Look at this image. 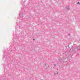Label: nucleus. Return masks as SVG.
I'll list each match as a JSON object with an SVG mask.
<instances>
[{"instance_id": "1", "label": "nucleus", "mask_w": 80, "mask_h": 80, "mask_svg": "<svg viewBox=\"0 0 80 80\" xmlns=\"http://www.w3.org/2000/svg\"><path fill=\"white\" fill-rule=\"evenodd\" d=\"M66 9L67 10H70V8L68 6L66 7Z\"/></svg>"}, {"instance_id": "2", "label": "nucleus", "mask_w": 80, "mask_h": 80, "mask_svg": "<svg viewBox=\"0 0 80 80\" xmlns=\"http://www.w3.org/2000/svg\"><path fill=\"white\" fill-rule=\"evenodd\" d=\"M19 15L20 17H21V16H23V13H22L21 14V13H19Z\"/></svg>"}, {"instance_id": "3", "label": "nucleus", "mask_w": 80, "mask_h": 80, "mask_svg": "<svg viewBox=\"0 0 80 80\" xmlns=\"http://www.w3.org/2000/svg\"><path fill=\"white\" fill-rule=\"evenodd\" d=\"M77 4H78V3L79 4L80 3L79 2H78L77 3Z\"/></svg>"}, {"instance_id": "4", "label": "nucleus", "mask_w": 80, "mask_h": 80, "mask_svg": "<svg viewBox=\"0 0 80 80\" xmlns=\"http://www.w3.org/2000/svg\"><path fill=\"white\" fill-rule=\"evenodd\" d=\"M44 65L45 66H46V65H47V64H45Z\"/></svg>"}, {"instance_id": "5", "label": "nucleus", "mask_w": 80, "mask_h": 80, "mask_svg": "<svg viewBox=\"0 0 80 80\" xmlns=\"http://www.w3.org/2000/svg\"><path fill=\"white\" fill-rule=\"evenodd\" d=\"M68 35L69 36H70V34H68Z\"/></svg>"}, {"instance_id": "6", "label": "nucleus", "mask_w": 80, "mask_h": 80, "mask_svg": "<svg viewBox=\"0 0 80 80\" xmlns=\"http://www.w3.org/2000/svg\"><path fill=\"white\" fill-rule=\"evenodd\" d=\"M58 72H57V75H58Z\"/></svg>"}, {"instance_id": "7", "label": "nucleus", "mask_w": 80, "mask_h": 80, "mask_svg": "<svg viewBox=\"0 0 80 80\" xmlns=\"http://www.w3.org/2000/svg\"><path fill=\"white\" fill-rule=\"evenodd\" d=\"M54 65L55 66H56V64H55Z\"/></svg>"}, {"instance_id": "8", "label": "nucleus", "mask_w": 80, "mask_h": 80, "mask_svg": "<svg viewBox=\"0 0 80 80\" xmlns=\"http://www.w3.org/2000/svg\"><path fill=\"white\" fill-rule=\"evenodd\" d=\"M60 60H62V59H60Z\"/></svg>"}, {"instance_id": "9", "label": "nucleus", "mask_w": 80, "mask_h": 80, "mask_svg": "<svg viewBox=\"0 0 80 80\" xmlns=\"http://www.w3.org/2000/svg\"><path fill=\"white\" fill-rule=\"evenodd\" d=\"M33 40H35V39H33Z\"/></svg>"}, {"instance_id": "10", "label": "nucleus", "mask_w": 80, "mask_h": 80, "mask_svg": "<svg viewBox=\"0 0 80 80\" xmlns=\"http://www.w3.org/2000/svg\"><path fill=\"white\" fill-rule=\"evenodd\" d=\"M79 5H80V3H79Z\"/></svg>"}, {"instance_id": "11", "label": "nucleus", "mask_w": 80, "mask_h": 80, "mask_svg": "<svg viewBox=\"0 0 80 80\" xmlns=\"http://www.w3.org/2000/svg\"><path fill=\"white\" fill-rule=\"evenodd\" d=\"M54 74H55V73H54Z\"/></svg>"}, {"instance_id": "12", "label": "nucleus", "mask_w": 80, "mask_h": 80, "mask_svg": "<svg viewBox=\"0 0 80 80\" xmlns=\"http://www.w3.org/2000/svg\"><path fill=\"white\" fill-rule=\"evenodd\" d=\"M57 70H58V69H57Z\"/></svg>"}]
</instances>
